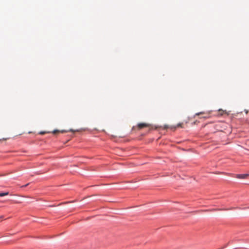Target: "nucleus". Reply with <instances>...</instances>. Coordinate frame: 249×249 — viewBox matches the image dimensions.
I'll list each match as a JSON object with an SVG mask.
<instances>
[{"instance_id":"20e7f679","label":"nucleus","mask_w":249,"mask_h":249,"mask_svg":"<svg viewBox=\"0 0 249 249\" xmlns=\"http://www.w3.org/2000/svg\"><path fill=\"white\" fill-rule=\"evenodd\" d=\"M9 194V192H5V193H0V196H7Z\"/></svg>"},{"instance_id":"f03ea898","label":"nucleus","mask_w":249,"mask_h":249,"mask_svg":"<svg viewBox=\"0 0 249 249\" xmlns=\"http://www.w3.org/2000/svg\"><path fill=\"white\" fill-rule=\"evenodd\" d=\"M138 127L139 129H142L144 127H147L150 126V124L147 123H141L138 124Z\"/></svg>"},{"instance_id":"423d86ee","label":"nucleus","mask_w":249,"mask_h":249,"mask_svg":"<svg viewBox=\"0 0 249 249\" xmlns=\"http://www.w3.org/2000/svg\"><path fill=\"white\" fill-rule=\"evenodd\" d=\"M203 114L202 112H199V113H196V115H199V114Z\"/></svg>"},{"instance_id":"1a4fd4ad","label":"nucleus","mask_w":249,"mask_h":249,"mask_svg":"<svg viewBox=\"0 0 249 249\" xmlns=\"http://www.w3.org/2000/svg\"><path fill=\"white\" fill-rule=\"evenodd\" d=\"M164 128H168V127H167V126L165 125Z\"/></svg>"},{"instance_id":"39448f33","label":"nucleus","mask_w":249,"mask_h":249,"mask_svg":"<svg viewBox=\"0 0 249 249\" xmlns=\"http://www.w3.org/2000/svg\"><path fill=\"white\" fill-rule=\"evenodd\" d=\"M29 184V183H27V184H26V185H24V186H21V187H26V186H27Z\"/></svg>"},{"instance_id":"7ed1b4c3","label":"nucleus","mask_w":249,"mask_h":249,"mask_svg":"<svg viewBox=\"0 0 249 249\" xmlns=\"http://www.w3.org/2000/svg\"><path fill=\"white\" fill-rule=\"evenodd\" d=\"M248 176V174H237L236 177L238 178H246Z\"/></svg>"},{"instance_id":"f257e3e1","label":"nucleus","mask_w":249,"mask_h":249,"mask_svg":"<svg viewBox=\"0 0 249 249\" xmlns=\"http://www.w3.org/2000/svg\"><path fill=\"white\" fill-rule=\"evenodd\" d=\"M69 131H71V132H76V131H79V130H74L73 129H70L69 130H61V131H59V130H53L52 133H53V134H56V133H58V132H61V133H65V132H68Z\"/></svg>"},{"instance_id":"0eeeda50","label":"nucleus","mask_w":249,"mask_h":249,"mask_svg":"<svg viewBox=\"0 0 249 249\" xmlns=\"http://www.w3.org/2000/svg\"><path fill=\"white\" fill-rule=\"evenodd\" d=\"M177 127L181 126V124H177Z\"/></svg>"},{"instance_id":"6e6552de","label":"nucleus","mask_w":249,"mask_h":249,"mask_svg":"<svg viewBox=\"0 0 249 249\" xmlns=\"http://www.w3.org/2000/svg\"><path fill=\"white\" fill-rule=\"evenodd\" d=\"M45 132H40L39 133V134H45Z\"/></svg>"},{"instance_id":"9d476101","label":"nucleus","mask_w":249,"mask_h":249,"mask_svg":"<svg viewBox=\"0 0 249 249\" xmlns=\"http://www.w3.org/2000/svg\"><path fill=\"white\" fill-rule=\"evenodd\" d=\"M2 216H0V218H2Z\"/></svg>"}]
</instances>
